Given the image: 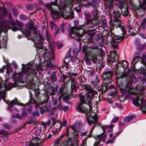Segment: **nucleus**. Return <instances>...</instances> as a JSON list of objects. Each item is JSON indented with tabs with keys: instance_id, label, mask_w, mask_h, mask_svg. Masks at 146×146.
Returning <instances> with one entry per match:
<instances>
[{
	"instance_id": "13",
	"label": "nucleus",
	"mask_w": 146,
	"mask_h": 146,
	"mask_svg": "<svg viewBox=\"0 0 146 146\" xmlns=\"http://www.w3.org/2000/svg\"><path fill=\"white\" fill-rule=\"evenodd\" d=\"M17 86V84L15 82L12 84L11 83H9L7 86H6L5 83H3V81L2 78L0 77V89L3 87H4L7 91L10 90L13 87H16Z\"/></svg>"
},
{
	"instance_id": "31",
	"label": "nucleus",
	"mask_w": 146,
	"mask_h": 146,
	"mask_svg": "<svg viewBox=\"0 0 146 146\" xmlns=\"http://www.w3.org/2000/svg\"><path fill=\"white\" fill-rule=\"evenodd\" d=\"M46 56L48 59L46 60V67H50V64H53L54 65V63L51 62V59H53L54 57V56L53 58H50L49 57H48V56L47 55H46Z\"/></svg>"
},
{
	"instance_id": "47",
	"label": "nucleus",
	"mask_w": 146,
	"mask_h": 146,
	"mask_svg": "<svg viewBox=\"0 0 146 146\" xmlns=\"http://www.w3.org/2000/svg\"><path fill=\"white\" fill-rule=\"evenodd\" d=\"M67 78V76L65 74H61L60 75V79L62 81L65 82V80Z\"/></svg>"
},
{
	"instance_id": "64",
	"label": "nucleus",
	"mask_w": 146,
	"mask_h": 146,
	"mask_svg": "<svg viewBox=\"0 0 146 146\" xmlns=\"http://www.w3.org/2000/svg\"><path fill=\"white\" fill-rule=\"evenodd\" d=\"M19 17L22 20H25L27 19V17L26 15L21 14L19 16Z\"/></svg>"
},
{
	"instance_id": "25",
	"label": "nucleus",
	"mask_w": 146,
	"mask_h": 146,
	"mask_svg": "<svg viewBox=\"0 0 146 146\" xmlns=\"http://www.w3.org/2000/svg\"><path fill=\"white\" fill-rule=\"evenodd\" d=\"M141 60V57H134L133 59L131 62V68L133 69H135V65L138 62V61Z\"/></svg>"
},
{
	"instance_id": "1",
	"label": "nucleus",
	"mask_w": 146,
	"mask_h": 146,
	"mask_svg": "<svg viewBox=\"0 0 146 146\" xmlns=\"http://www.w3.org/2000/svg\"><path fill=\"white\" fill-rule=\"evenodd\" d=\"M74 26L71 28L70 35L73 39L79 40L86 33V31L84 29L85 25H82L79 26L78 20H76L74 21Z\"/></svg>"
},
{
	"instance_id": "55",
	"label": "nucleus",
	"mask_w": 146,
	"mask_h": 146,
	"mask_svg": "<svg viewBox=\"0 0 146 146\" xmlns=\"http://www.w3.org/2000/svg\"><path fill=\"white\" fill-rule=\"evenodd\" d=\"M3 15L7 17L8 14V11L7 9L5 8L2 10V12L1 13Z\"/></svg>"
},
{
	"instance_id": "10",
	"label": "nucleus",
	"mask_w": 146,
	"mask_h": 146,
	"mask_svg": "<svg viewBox=\"0 0 146 146\" xmlns=\"http://www.w3.org/2000/svg\"><path fill=\"white\" fill-rule=\"evenodd\" d=\"M58 90V86L54 87L52 84L46 81V93L50 95H54L57 92Z\"/></svg>"
},
{
	"instance_id": "12",
	"label": "nucleus",
	"mask_w": 146,
	"mask_h": 146,
	"mask_svg": "<svg viewBox=\"0 0 146 146\" xmlns=\"http://www.w3.org/2000/svg\"><path fill=\"white\" fill-rule=\"evenodd\" d=\"M110 31L111 34L110 36L112 38V42L117 43L123 40L124 39L123 36L116 35L114 33H112V30L110 29Z\"/></svg>"
},
{
	"instance_id": "23",
	"label": "nucleus",
	"mask_w": 146,
	"mask_h": 146,
	"mask_svg": "<svg viewBox=\"0 0 146 146\" xmlns=\"http://www.w3.org/2000/svg\"><path fill=\"white\" fill-rule=\"evenodd\" d=\"M115 17L116 18L115 20V22H117L118 23V26L119 27L121 25V20L118 19L121 16V13L119 11L116 12H114L113 13Z\"/></svg>"
},
{
	"instance_id": "53",
	"label": "nucleus",
	"mask_w": 146,
	"mask_h": 146,
	"mask_svg": "<svg viewBox=\"0 0 146 146\" xmlns=\"http://www.w3.org/2000/svg\"><path fill=\"white\" fill-rule=\"evenodd\" d=\"M102 25L103 27H107V21L105 19H103L102 22Z\"/></svg>"
},
{
	"instance_id": "26",
	"label": "nucleus",
	"mask_w": 146,
	"mask_h": 146,
	"mask_svg": "<svg viewBox=\"0 0 146 146\" xmlns=\"http://www.w3.org/2000/svg\"><path fill=\"white\" fill-rule=\"evenodd\" d=\"M71 88L72 93L77 92V87L76 85L75 82L73 80L71 81Z\"/></svg>"
},
{
	"instance_id": "30",
	"label": "nucleus",
	"mask_w": 146,
	"mask_h": 146,
	"mask_svg": "<svg viewBox=\"0 0 146 146\" xmlns=\"http://www.w3.org/2000/svg\"><path fill=\"white\" fill-rule=\"evenodd\" d=\"M53 72V73L50 75V78L52 81L56 82L57 80L56 72Z\"/></svg>"
},
{
	"instance_id": "24",
	"label": "nucleus",
	"mask_w": 146,
	"mask_h": 146,
	"mask_svg": "<svg viewBox=\"0 0 146 146\" xmlns=\"http://www.w3.org/2000/svg\"><path fill=\"white\" fill-rule=\"evenodd\" d=\"M50 67H46V72L47 74H51L53 73V72H55L54 71V65L53 64H51L50 65Z\"/></svg>"
},
{
	"instance_id": "21",
	"label": "nucleus",
	"mask_w": 146,
	"mask_h": 146,
	"mask_svg": "<svg viewBox=\"0 0 146 146\" xmlns=\"http://www.w3.org/2000/svg\"><path fill=\"white\" fill-rule=\"evenodd\" d=\"M87 55L92 57L91 60L94 63H95L97 61V55L95 54L92 50L88 52Z\"/></svg>"
},
{
	"instance_id": "8",
	"label": "nucleus",
	"mask_w": 146,
	"mask_h": 146,
	"mask_svg": "<svg viewBox=\"0 0 146 146\" xmlns=\"http://www.w3.org/2000/svg\"><path fill=\"white\" fill-rule=\"evenodd\" d=\"M85 113L87 114L86 118L89 125H91L92 123L95 124L98 123V116L96 113L93 112L89 114H88V113Z\"/></svg>"
},
{
	"instance_id": "6",
	"label": "nucleus",
	"mask_w": 146,
	"mask_h": 146,
	"mask_svg": "<svg viewBox=\"0 0 146 146\" xmlns=\"http://www.w3.org/2000/svg\"><path fill=\"white\" fill-rule=\"evenodd\" d=\"M33 65H29L26 66L23 68L22 70L23 74H25L27 75V78L29 79L30 80H32L35 77L36 73L35 70H32Z\"/></svg>"
},
{
	"instance_id": "38",
	"label": "nucleus",
	"mask_w": 146,
	"mask_h": 146,
	"mask_svg": "<svg viewBox=\"0 0 146 146\" xmlns=\"http://www.w3.org/2000/svg\"><path fill=\"white\" fill-rule=\"evenodd\" d=\"M117 55L116 52L114 50H111L110 53V58L113 60H115V58H116Z\"/></svg>"
},
{
	"instance_id": "49",
	"label": "nucleus",
	"mask_w": 146,
	"mask_h": 146,
	"mask_svg": "<svg viewBox=\"0 0 146 146\" xmlns=\"http://www.w3.org/2000/svg\"><path fill=\"white\" fill-rule=\"evenodd\" d=\"M74 10H75L77 13H79L81 11V7L80 5H78L74 8Z\"/></svg>"
},
{
	"instance_id": "54",
	"label": "nucleus",
	"mask_w": 146,
	"mask_h": 146,
	"mask_svg": "<svg viewBox=\"0 0 146 146\" xmlns=\"http://www.w3.org/2000/svg\"><path fill=\"white\" fill-rule=\"evenodd\" d=\"M141 109L143 112L146 113V104L143 103Z\"/></svg>"
},
{
	"instance_id": "63",
	"label": "nucleus",
	"mask_w": 146,
	"mask_h": 146,
	"mask_svg": "<svg viewBox=\"0 0 146 146\" xmlns=\"http://www.w3.org/2000/svg\"><path fill=\"white\" fill-rule=\"evenodd\" d=\"M13 15L15 17H17L18 14V13L17 11L16 10V9H13Z\"/></svg>"
},
{
	"instance_id": "9",
	"label": "nucleus",
	"mask_w": 146,
	"mask_h": 146,
	"mask_svg": "<svg viewBox=\"0 0 146 146\" xmlns=\"http://www.w3.org/2000/svg\"><path fill=\"white\" fill-rule=\"evenodd\" d=\"M33 33L34 34L33 37L34 39L39 41L42 44H41L42 48H43L44 46L43 43H44L45 40L44 39L42 35L40 33V31L38 29L33 28Z\"/></svg>"
},
{
	"instance_id": "46",
	"label": "nucleus",
	"mask_w": 146,
	"mask_h": 146,
	"mask_svg": "<svg viewBox=\"0 0 146 146\" xmlns=\"http://www.w3.org/2000/svg\"><path fill=\"white\" fill-rule=\"evenodd\" d=\"M25 8L27 10L29 11L32 10L34 9V7L30 4L26 5L25 6Z\"/></svg>"
},
{
	"instance_id": "14",
	"label": "nucleus",
	"mask_w": 146,
	"mask_h": 146,
	"mask_svg": "<svg viewBox=\"0 0 146 146\" xmlns=\"http://www.w3.org/2000/svg\"><path fill=\"white\" fill-rule=\"evenodd\" d=\"M98 10L96 9L92 11V15L93 17L92 21H93V24H94V27L96 25L99 24L100 22V20L98 19Z\"/></svg>"
},
{
	"instance_id": "7",
	"label": "nucleus",
	"mask_w": 146,
	"mask_h": 146,
	"mask_svg": "<svg viewBox=\"0 0 146 146\" xmlns=\"http://www.w3.org/2000/svg\"><path fill=\"white\" fill-rule=\"evenodd\" d=\"M102 76L103 79V82L105 83L112 82L113 81L112 78L113 76V71L108 69L104 72Z\"/></svg>"
},
{
	"instance_id": "28",
	"label": "nucleus",
	"mask_w": 146,
	"mask_h": 146,
	"mask_svg": "<svg viewBox=\"0 0 146 146\" xmlns=\"http://www.w3.org/2000/svg\"><path fill=\"white\" fill-rule=\"evenodd\" d=\"M135 117V115H131L129 116H128L125 117L123 119V121L125 123H127L132 120Z\"/></svg>"
},
{
	"instance_id": "51",
	"label": "nucleus",
	"mask_w": 146,
	"mask_h": 146,
	"mask_svg": "<svg viewBox=\"0 0 146 146\" xmlns=\"http://www.w3.org/2000/svg\"><path fill=\"white\" fill-rule=\"evenodd\" d=\"M54 32L55 36H56L57 34H60V32H59V29L58 26H56L55 27Z\"/></svg>"
},
{
	"instance_id": "22",
	"label": "nucleus",
	"mask_w": 146,
	"mask_h": 146,
	"mask_svg": "<svg viewBox=\"0 0 146 146\" xmlns=\"http://www.w3.org/2000/svg\"><path fill=\"white\" fill-rule=\"evenodd\" d=\"M77 2H79L81 0H77ZM82 2H84L86 1V3H81L80 5L82 6L88 8L90 6L93 7V8H95V7L94 6H93V4L92 2L88 1L87 0H82Z\"/></svg>"
},
{
	"instance_id": "43",
	"label": "nucleus",
	"mask_w": 146,
	"mask_h": 146,
	"mask_svg": "<svg viewBox=\"0 0 146 146\" xmlns=\"http://www.w3.org/2000/svg\"><path fill=\"white\" fill-rule=\"evenodd\" d=\"M141 27L143 29H145L146 25V18L145 19H143L141 22Z\"/></svg>"
},
{
	"instance_id": "27",
	"label": "nucleus",
	"mask_w": 146,
	"mask_h": 146,
	"mask_svg": "<svg viewBox=\"0 0 146 146\" xmlns=\"http://www.w3.org/2000/svg\"><path fill=\"white\" fill-rule=\"evenodd\" d=\"M74 14L73 12H70L67 13H66V14H62V16L63 18L65 19H68L71 16H72L71 19H72L74 17Z\"/></svg>"
},
{
	"instance_id": "20",
	"label": "nucleus",
	"mask_w": 146,
	"mask_h": 146,
	"mask_svg": "<svg viewBox=\"0 0 146 146\" xmlns=\"http://www.w3.org/2000/svg\"><path fill=\"white\" fill-rule=\"evenodd\" d=\"M126 1H117L119 2L118 6L121 10V9H128V5Z\"/></svg>"
},
{
	"instance_id": "52",
	"label": "nucleus",
	"mask_w": 146,
	"mask_h": 146,
	"mask_svg": "<svg viewBox=\"0 0 146 146\" xmlns=\"http://www.w3.org/2000/svg\"><path fill=\"white\" fill-rule=\"evenodd\" d=\"M41 131L40 129L38 128H36V130L34 132L35 134L37 136H38L40 135Z\"/></svg>"
},
{
	"instance_id": "16",
	"label": "nucleus",
	"mask_w": 146,
	"mask_h": 146,
	"mask_svg": "<svg viewBox=\"0 0 146 146\" xmlns=\"http://www.w3.org/2000/svg\"><path fill=\"white\" fill-rule=\"evenodd\" d=\"M132 88V86L131 85H129L127 84L125 89H121V93L122 96H123L124 95L126 97L128 96L129 94H131L132 92L131 90Z\"/></svg>"
},
{
	"instance_id": "45",
	"label": "nucleus",
	"mask_w": 146,
	"mask_h": 146,
	"mask_svg": "<svg viewBox=\"0 0 146 146\" xmlns=\"http://www.w3.org/2000/svg\"><path fill=\"white\" fill-rule=\"evenodd\" d=\"M71 128L72 131V132L76 136H77L78 133L79 132L74 127H71Z\"/></svg>"
},
{
	"instance_id": "44",
	"label": "nucleus",
	"mask_w": 146,
	"mask_h": 146,
	"mask_svg": "<svg viewBox=\"0 0 146 146\" xmlns=\"http://www.w3.org/2000/svg\"><path fill=\"white\" fill-rule=\"evenodd\" d=\"M113 83V81L112 82L108 83L106 84L108 88L109 89L115 88V86L112 84Z\"/></svg>"
},
{
	"instance_id": "62",
	"label": "nucleus",
	"mask_w": 146,
	"mask_h": 146,
	"mask_svg": "<svg viewBox=\"0 0 146 146\" xmlns=\"http://www.w3.org/2000/svg\"><path fill=\"white\" fill-rule=\"evenodd\" d=\"M115 139V137H113V138L110 140H108L106 142L107 144L109 143H113Z\"/></svg>"
},
{
	"instance_id": "50",
	"label": "nucleus",
	"mask_w": 146,
	"mask_h": 146,
	"mask_svg": "<svg viewBox=\"0 0 146 146\" xmlns=\"http://www.w3.org/2000/svg\"><path fill=\"white\" fill-rule=\"evenodd\" d=\"M141 42L139 39L136 38L134 42L135 45L137 46H139L141 45Z\"/></svg>"
},
{
	"instance_id": "32",
	"label": "nucleus",
	"mask_w": 146,
	"mask_h": 146,
	"mask_svg": "<svg viewBox=\"0 0 146 146\" xmlns=\"http://www.w3.org/2000/svg\"><path fill=\"white\" fill-rule=\"evenodd\" d=\"M97 137V139L96 140V141L95 142L94 146H97L100 143L101 141L100 139L101 138H104L103 137L102 135H98L97 136L96 135V138Z\"/></svg>"
},
{
	"instance_id": "59",
	"label": "nucleus",
	"mask_w": 146,
	"mask_h": 146,
	"mask_svg": "<svg viewBox=\"0 0 146 146\" xmlns=\"http://www.w3.org/2000/svg\"><path fill=\"white\" fill-rule=\"evenodd\" d=\"M128 63H127L126 61L123 60V63L122 64H121V65L120 66L121 67H125V66L127 67V66L128 65Z\"/></svg>"
},
{
	"instance_id": "57",
	"label": "nucleus",
	"mask_w": 146,
	"mask_h": 146,
	"mask_svg": "<svg viewBox=\"0 0 146 146\" xmlns=\"http://www.w3.org/2000/svg\"><path fill=\"white\" fill-rule=\"evenodd\" d=\"M64 66L65 67L66 69H68L69 68V66L68 62H63L62 64V67H63Z\"/></svg>"
},
{
	"instance_id": "60",
	"label": "nucleus",
	"mask_w": 146,
	"mask_h": 146,
	"mask_svg": "<svg viewBox=\"0 0 146 146\" xmlns=\"http://www.w3.org/2000/svg\"><path fill=\"white\" fill-rule=\"evenodd\" d=\"M89 73L88 74V77H90L91 78L93 76L95 73V72L94 70H91L89 72Z\"/></svg>"
},
{
	"instance_id": "61",
	"label": "nucleus",
	"mask_w": 146,
	"mask_h": 146,
	"mask_svg": "<svg viewBox=\"0 0 146 146\" xmlns=\"http://www.w3.org/2000/svg\"><path fill=\"white\" fill-rule=\"evenodd\" d=\"M32 115L33 116H35L39 117L40 115V113L38 111L36 110L33 112Z\"/></svg>"
},
{
	"instance_id": "5",
	"label": "nucleus",
	"mask_w": 146,
	"mask_h": 146,
	"mask_svg": "<svg viewBox=\"0 0 146 146\" xmlns=\"http://www.w3.org/2000/svg\"><path fill=\"white\" fill-rule=\"evenodd\" d=\"M82 89H84L86 90L88 94L89 95H87L86 99V101L88 103L92 100V98L97 97L98 95L97 94V91L94 90L92 89V87L89 85H84L82 86Z\"/></svg>"
},
{
	"instance_id": "48",
	"label": "nucleus",
	"mask_w": 146,
	"mask_h": 146,
	"mask_svg": "<svg viewBox=\"0 0 146 146\" xmlns=\"http://www.w3.org/2000/svg\"><path fill=\"white\" fill-rule=\"evenodd\" d=\"M3 127L6 129H10L12 128V127L11 125L7 123L3 124Z\"/></svg>"
},
{
	"instance_id": "15",
	"label": "nucleus",
	"mask_w": 146,
	"mask_h": 146,
	"mask_svg": "<svg viewBox=\"0 0 146 146\" xmlns=\"http://www.w3.org/2000/svg\"><path fill=\"white\" fill-rule=\"evenodd\" d=\"M42 140L38 137L33 138L31 141L27 142V144L28 146H39Z\"/></svg>"
},
{
	"instance_id": "41",
	"label": "nucleus",
	"mask_w": 146,
	"mask_h": 146,
	"mask_svg": "<svg viewBox=\"0 0 146 146\" xmlns=\"http://www.w3.org/2000/svg\"><path fill=\"white\" fill-rule=\"evenodd\" d=\"M58 95H59V94H60V96L58 97V99L59 98H60L63 96L64 94L63 92V88L61 87L58 90Z\"/></svg>"
},
{
	"instance_id": "3",
	"label": "nucleus",
	"mask_w": 146,
	"mask_h": 146,
	"mask_svg": "<svg viewBox=\"0 0 146 146\" xmlns=\"http://www.w3.org/2000/svg\"><path fill=\"white\" fill-rule=\"evenodd\" d=\"M46 39L48 43V49L46 48V55H47L50 58H53L54 48V40L51 34L47 30H46Z\"/></svg>"
},
{
	"instance_id": "56",
	"label": "nucleus",
	"mask_w": 146,
	"mask_h": 146,
	"mask_svg": "<svg viewBox=\"0 0 146 146\" xmlns=\"http://www.w3.org/2000/svg\"><path fill=\"white\" fill-rule=\"evenodd\" d=\"M45 110L46 106H45L40 107V113L41 114H43L44 113Z\"/></svg>"
},
{
	"instance_id": "19",
	"label": "nucleus",
	"mask_w": 146,
	"mask_h": 146,
	"mask_svg": "<svg viewBox=\"0 0 146 146\" xmlns=\"http://www.w3.org/2000/svg\"><path fill=\"white\" fill-rule=\"evenodd\" d=\"M51 14V16L54 19H57L60 18V14L58 11H56L53 9L52 7H48V8Z\"/></svg>"
},
{
	"instance_id": "33",
	"label": "nucleus",
	"mask_w": 146,
	"mask_h": 146,
	"mask_svg": "<svg viewBox=\"0 0 146 146\" xmlns=\"http://www.w3.org/2000/svg\"><path fill=\"white\" fill-rule=\"evenodd\" d=\"M142 58L141 57L140 62L145 66V68L146 69V54L143 53L142 54Z\"/></svg>"
},
{
	"instance_id": "39",
	"label": "nucleus",
	"mask_w": 146,
	"mask_h": 146,
	"mask_svg": "<svg viewBox=\"0 0 146 146\" xmlns=\"http://www.w3.org/2000/svg\"><path fill=\"white\" fill-rule=\"evenodd\" d=\"M78 141L77 138H76L74 141H71V145L70 146H78Z\"/></svg>"
},
{
	"instance_id": "40",
	"label": "nucleus",
	"mask_w": 146,
	"mask_h": 146,
	"mask_svg": "<svg viewBox=\"0 0 146 146\" xmlns=\"http://www.w3.org/2000/svg\"><path fill=\"white\" fill-rule=\"evenodd\" d=\"M67 125L66 121L65 120L63 121L62 123H61L59 124V127L58 126L57 128L60 130L62 127L63 126L65 127Z\"/></svg>"
},
{
	"instance_id": "42",
	"label": "nucleus",
	"mask_w": 146,
	"mask_h": 146,
	"mask_svg": "<svg viewBox=\"0 0 146 146\" xmlns=\"http://www.w3.org/2000/svg\"><path fill=\"white\" fill-rule=\"evenodd\" d=\"M51 106V103L48 102H47V98H46V111H48L50 110Z\"/></svg>"
},
{
	"instance_id": "35",
	"label": "nucleus",
	"mask_w": 146,
	"mask_h": 146,
	"mask_svg": "<svg viewBox=\"0 0 146 146\" xmlns=\"http://www.w3.org/2000/svg\"><path fill=\"white\" fill-rule=\"evenodd\" d=\"M30 102L31 103H36V108L38 107V106H39V105H41L42 104L44 103V102H37L35 100V99H33V98H31L30 99Z\"/></svg>"
},
{
	"instance_id": "36",
	"label": "nucleus",
	"mask_w": 146,
	"mask_h": 146,
	"mask_svg": "<svg viewBox=\"0 0 146 146\" xmlns=\"http://www.w3.org/2000/svg\"><path fill=\"white\" fill-rule=\"evenodd\" d=\"M58 0H54V2H51L50 4L47 3L46 4V8H48V7H52V5L57 6Z\"/></svg>"
},
{
	"instance_id": "34",
	"label": "nucleus",
	"mask_w": 146,
	"mask_h": 146,
	"mask_svg": "<svg viewBox=\"0 0 146 146\" xmlns=\"http://www.w3.org/2000/svg\"><path fill=\"white\" fill-rule=\"evenodd\" d=\"M34 91L35 92V98H36V100L40 101V98L39 96L40 94V92L38 89H34Z\"/></svg>"
},
{
	"instance_id": "37",
	"label": "nucleus",
	"mask_w": 146,
	"mask_h": 146,
	"mask_svg": "<svg viewBox=\"0 0 146 146\" xmlns=\"http://www.w3.org/2000/svg\"><path fill=\"white\" fill-rule=\"evenodd\" d=\"M128 9H121V14H122V15L124 17H127L129 14V11L128 10Z\"/></svg>"
},
{
	"instance_id": "2",
	"label": "nucleus",
	"mask_w": 146,
	"mask_h": 146,
	"mask_svg": "<svg viewBox=\"0 0 146 146\" xmlns=\"http://www.w3.org/2000/svg\"><path fill=\"white\" fill-rule=\"evenodd\" d=\"M85 99L84 96H80V99L81 102L76 107V110L78 112L84 114L90 113L92 110V108L88 104L87 101H86Z\"/></svg>"
},
{
	"instance_id": "17",
	"label": "nucleus",
	"mask_w": 146,
	"mask_h": 146,
	"mask_svg": "<svg viewBox=\"0 0 146 146\" xmlns=\"http://www.w3.org/2000/svg\"><path fill=\"white\" fill-rule=\"evenodd\" d=\"M143 99L140 98L139 96H137L133 100V103L134 105L136 107H140L141 108L143 105Z\"/></svg>"
},
{
	"instance_id": "58",
	"label": "nucleus",
	"mask_w": 146,
	"mask_h": 146,
	"mask_svg": "<svg viewBox=\"0 0 146 146\" xmlns=\"http://www.w3.org/2000/svg\"><path fill=\"white\" fill-rule=\"evenodd\" d=\"M51 119L53 123H52V125H54L55 123L57 122H59V121H57L56 119V117H52L51 118Z\"/></svg>"
},
{
	"instance_id": "4",
	"label": "nucleus",
	"mask_w": 146,
	"mask_h": 146,
	"mask_svg": "<svg viewBox=\"0 0 146 146\" xmlns=\"http://www.w3.org/2000/svg\"><path fill=\"white\" fill-rule=\"evenodd\" d=\"M115 74L117 82L119 79L125 78L127 83L131 81L133 75L131 70H128L127 72H122L119 71L118 69L115 70Z\"/></svg>"
},
{
	"instance_id": "18",
	"label": "nucleus",
	"mask_w": 146,
	"mask_h": 146,
	"mask_svg": "<svg viewBox=\"0 0 146 146\" xmlns=\"http://www.w3.org/2000/svg\"><path fill=\"white\" fill-rule=\"evenodd\" d=\"M4 101L8 105L7 108L8 110L10 111H12L11 109L12 107L15 105H18L19 104V102L17 99L16 98H15L13 100L11 101H9L5 100Z\"/></svg>"
},
{
	"instance_id": "29",
	"label": "nucleus",
	"mask_w": 146,
	"mask_h": 146,
	"mask_svg": "<svg viewBox=\"0 0 146 146\" xmlns=\"http://www.w3.org/2000/svg\"><path fill=\"white\" fill-rule=\"evenodd\" d=\"M103 83H104V84L102 85L100 87V89L101 90L102 93L104 94L106 92L108 88L106 84H105L104 82Z\"/></svg>"
},
{
	"instance_id": "11",
	"label": "nucleus",
	"mask_w": 146,
	"mask_h": 146,
	"mask_svg": "<svg viewBox=\"0 0 146 146\" xmlns=\"http://www.w3.org/2000/svg\"><path fill=\"white\" fill-rule=\"evenodd\" d=\"M86 18V20L85 23L87 26L89 28H93L94 27V24H93L92 18L90 19L91 15L89 11H86L85 14Z\"/></svg>"
}]
</instances>
